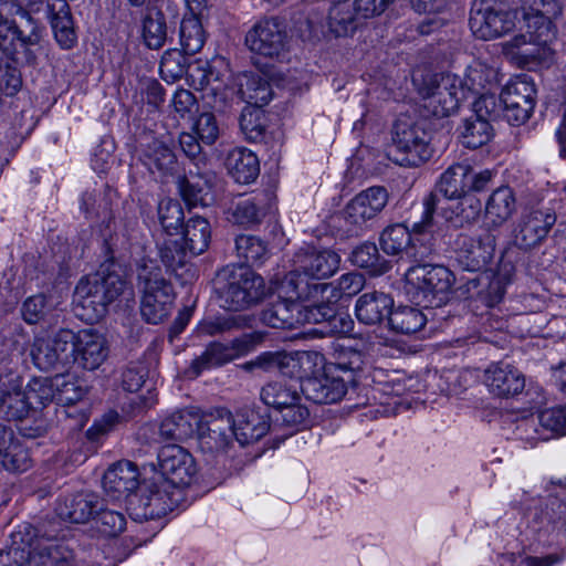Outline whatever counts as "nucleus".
Returning <instances> with one entry per match:
<instances>
[{"instance_id": "1", "label": "nucleus", "mask_w": 566, "mask_h": 566, "mask_svg": "<svg viewBox=\"0 0 566 566\" xmlns=\"http://www.w3.org/2000/svg\"><path fill=\"white\" fill-rule=\"evenodd\" d=\"M133 291L114 262L103 263L96 273L82 277L73 295L75 315L90 324L102 319L111 304L129 300Z\"/></svg>"}, {"instance_id": "2", "label": "nucleus", "mask_w": 566, "mask_h": 566, "mask_svg": "<svg viewBox=\"0 0 566 566\" xmlns=\"http://www.w3.org/2000/svg\"><path fill=\"white\" fill-rule=\"evenodd\" d=\"M325 285H310L300 274H286L281 281L279 298L269 304L261 321L269 327L293 329L300 326L298 300H317Z\"/></svg>"}, {"instance_id": "3", "label": "nucleus", "mask_w": 566, "mask_h": 566, "mask_svg": "<svg viewBox=\"0 0 566 566\" xmlns=\"http://www.w3.org/2000/svg\"><path fill=\"white\" fill-rule=\"evenodd\" d=\"M216 284L221 306L228 311L248 310L265 296L263 277L249 266H226L218 273Z\"/></svg>"}, {"instance_id": "4", "label": "nucleus", "mask_w": 566, "mask_h": 566, "mask_svg": "<svg viewBox=\"0 0 566 566\" xmlns=\"http://www.w3.org/2000/svg\"><path fill=\"white\" fill-rule=\"evenodd\" d=\"M138 289L142 293L140 313L146 322H163L172 308L174 292L170 282L155 261L144 262L138 268Z\"/></svg>"}, {"instance_id": "5", "label": "nucleus", "mask_w": 566, "mask_h": 566, "mask_svg": "<svg viewBox=\"0 0 566 566\" xmlns=\"http://www.w3.org/2000/svg\"><path fill=\"white\" fill-rule=\"evenodd\" d=\"M416 263L406 273V280L413 289L409 291L413 301L424 307L443 305L454 283L453 273L442 265Z\"/></svg>"}, {"instance_id": "6", "label": "nucleus", "mask_w": 566, "mask_h": 566, "mask_svg": "<svg viewBox=\"0 0 566 566\" xmlns=\"http://www.w3.org/2000/svg\"><path fill=\"white\" fill-rule=\"evenodd\" d=\"M182 497V491L165 479L148 481L129 499L130 517L137 522L160 518L177 507Z\"/></svg>"}, {"instance_id": "7", "label": "nucleus", "mask_w": 566, "mask_h": 566, "mask_svg": "<svg viewBox=\"0 0 566 566\" xmlns=\"http://www.w3.org/2000/svg\"><path fill=\"white\" fill-rule=\"evenodd\" d=\"M421 219L413 223L416 232H430L434 213L457 226L474 222L481 212V201L470 193L451 201H442L437 193L430 192L423 198Z\"/></svg>"}, {"instance_id": "8", "label": "nucleus", "mask_w": 566, "mask_h": 566, "mask_svg": "<svg viewBox=\"0 0 566 566\" xmlns=\"http://www.w3.org/2000/svg\"><path fill=\"white\" fill-rule=\"evenodd\" d=\"M430 135L420 123L399 119L394 126L390 158L399 166L418 167L430 159Z\"/></svg>"}, {"instance_id": "9", "label": "nucleus", "mask_w": 566, "mask_h": 566, "mask_svg": "<svg viewBox=\"0 0 566 566\" xmlns=\"http://www.w3.org/2000/svg\"><path fill=\"white\" fill-rule=\"evenodd\" d=\"M419 94L423 108L436 117L451 115L465 101L460 76L455 74H433L424 77L419 86Z\"/></svg>"}, {"instance_id": "10", "label": "nucleus", "mask_w": 566, "mask_h": 566, "mask_svg": "<svg viewBox=\"0 0 566 566\" xmlns=\"http://www.w3.org/2000/svg\"><path fill=\"white\" fill-rule=\"evenodd\" d=\"M8 388L10 395L2 413L9 420L22 419L31 409H40L54 401L53 377L33 378L22 389V379L18 376L10 379Z\"/></svg>"}, {"instance_id": "11", "label": "nucleus", "mask_w": 566, "mask_h": 566, "mask_svg": "<svg viewBox=\"0 0 566 566\" xmlns=\"http://www.w3.org/2000/svg\"><path fill=\"white\" fill-rule=\"evenodd\" d=\"M322 359L317 352L303 350L287 354L284 352H264L247 361L242 368L247 371H280L291 378H304L311 373V366Z\"/></svg>"}, {"instance_id": "12", "label": "nucleus", "mask_w": 566, "mask_h": 566, "mask_svg": "<svg viewBox=\"0 0 566 566\" xmlns=\"http://www.w3.org/2000/svg\"><path fill=\"white\" fill-rule=\"evenodd\" d=\"M552 41H544L539 30L526 28V34L515 35L503 43L504 55L520 67L534 70L551 62Z\"/></svg>"}, {"instance_id": "13", "label": "nucleus", "mask_w": 566, "mask_h": 566, "mask_svg": "<svg viewBox=\"0 0 566 566\" xmlns=\"http://www.w3.org/2000/svg\"><path fill=\"white\" fill-rule=\"evenodd\" d=\"M469 24L476 38L491 40L514 29L515 14L495 8L493 0H475L471 8Z\"/></svg>"}, {"instance_id": "14", "label": "nucleus", "mask_w": 566, "mask_h": 566, "mask_svg": "<svg viewBox=\"0 0 566 566\" xmlns=\"http://www.w3.org/2000/svg\"><path fill=\"white\" fill-rule=\"evenodd\" d=\"M504 116L512 125L525 123L532 115L536 103L535 83L528 75L512 78L501 93Z\"/></svg>"}, {"instance_id": "15", "label": "nucleus", "mask_w": 566, "mask_h": 566, "mask_svg": "<svg viewBox=\"0 0 566 566\" xmlns=\"http://www.w3.org/2000/svg\"><path fill=\"white\" fill-rule=\"evenodd\" d=\"M324 356L311 366V373L302 380L301 389L306 399L315 403H334L339 401L347 391V380L327 366L324 373L316 376L315 373L323 367Z\"/></svg>"}, {"instance_id": "16", "label": "nucleus", "mask_w": 566, "mask_h": 566, "mask_svg": "<svg viewBox=\"0 0 566 566\" xmlns=\"http://www.w3.org/2000/svg\"><path fill=\"white\" fill-rule=\"evenodd\" d=\"M296 258L297 268L289 274L302 275L310 285H325L319 296L328 292L332 284L317 281L331 277L338 270L340 256L329 249H310L300 252Z\"/></svg>"}, {"instance_id": "17", "label": "nucleus", "mask_w": 566, "mask_h": 566, "mask_svg": "<svg viewBox=\"0 0 566 566\" xmlns=\"http://www.w3.org/2000/svg\"><path fill=\"white\" fill-rule=\"evenodd\" d=\"M426 232L411 231L403 224L397 223L387 227L380 234L381 250L388 255L405 253L415 262H423L431 253L432 247L420 242L418 235Z\"/></svg>"}, {"instance_id": "18", "label": "nucleus", "mask_w": 566, "mask_h": 566, "mask_svg": "<svg viewBox=\"0 0 566 566\" xmlns=\"http://www.w3.org/2000/svg\"><path fill=\"white\" fill-rule=\"evenodd\" d=\"M158 463L159 479H165L180 491L191 483L197 473L195 459L178 444L164 446L158 453Z\"/></svg>"}, {"instance_id": "19", "label": "nucleus", "mask_w": 566, "mask_h": 566, "mask_svg": "<svg viewBox=\"0 0 566 566\" xmlns=\"http://www.w3.org/2000/svg\"><path fill=\"white\" fill-rule=\"evenodd\" d=\"M496 239L490 231L476 237L460 235L457 240V260L467 271L485 270L495 254Z\"/></svg>"}, {"instance_id": "20", "label": "nucleus", "mask_w": 566, "mask_h": 566, "mask_svg": "<svg viewBox=\"0 0 566 566\" xmlns=\"http://www.w3.org/2000/svg\"><path fill=\"white\" fill-rule=\"evenodd\" d=\"M245 43L255 54L279 57L285 51L287 34L276 19H263L247 33Z\"/></svg>"}, {"instance_id": "21", "label": "nucleus", "mask_w": 566, "mask_h": 566, "mask_svg": "<svg viewBox=\"0 0 566 566\" xmlns=\"http://www.w3.org/2000/svg\"><path fill=\"white\" fill-rule=\"evenodd\" d=\"M17 14L20 22L14 20L0 21V35L4 33V38L10 36L12 41H18L24 51L28 63L34 64L43 30L27 10L20 8Z\"/></svg>"}, {"instance_id": "22", "label": "nucleus", "mask_w": 566, "mask_h": 566, "mask_svg": "<svg viewBox=\"0 0 566 566\" xmlns=\"http://www.w3.org/2000/svg\"><path fill=\"white\" fill-rule=\"evenodd\" d=\"M388 199V191L384 187L374 186L363 190L346 205L345 219L348 223L360 228L385 209Z\"/></svg>"}, {"instance_id": "23", "label": "nucleus", "mask_w": 566, "mask_h": 566, "mask_svg": "<svg viewBox=\"0 0 566 566\" xmlns=\"http://www.w3.org/2000/svg\"><path fill=\"white\" fill-rule=\"evenodd\" d=\"M522 12L525 28L539 30L544 41L555 39V25L553 20L563 12L559 0H522Z\"/></svg>"}, {"instance_id": "24", "label": "nucleus", "mask_w": 566, "mask_h": 566, "mask_svg": "<svg viewBox=\"0 0 566 566\" xmlns=\"http://www.w3.org/2000/svg\"><path fill=\"white\" fill-rule=\"evenodd\" d=\"M556 222L551 209L535 210L523 216L515 229L514 243L523 250L538 245Z\"/></svg>"}, {"instance_id": "25", "label": "nucleus", "mask_w": 566, "mask_h": 566, "mask_svg": "<svg viewBox=\"0 0 566 566\" xmlns=\"http://www.w3.org/2000/svg\"><path fill=\"white\" fill-rule=\"evenodd\" d=\"M252 337L244 335L235 338L231 346L221 343H211L206 350L191 364V374L199 376L203 370L221 366L233 360L238 355L251 349Z\"/></svg>"}, {"instance_id": "26", "label": "nucleus", "mask_w": 566, "mask_h": 566, "mask_svg": "<svg viewBox=\"0 0 566 566\" xmlns=\"http://www.w3.org/2000/svg\"><path fill=\"white\" fill-rule=\"evenodd\" d=\"M232 426L231 413L228 411L205 422L198 419L196 432L201 449L208 452L224 451L233 440Z\"/></svg>"}, {"instance_id": "27", "label": "nucleus", "mask_w": 566, "mask_h": 566, "mask_svg": "<svg viewBox=\"0 0 566 566\" xmlns=\"http://www.w3.org/2000/svg\"><path fill=\"white\" fill-rule=\"evenodd\" d=\"M108 356V345L103 334L93 328L77 332V344L74 347V360L87 370L97 369Z\"/></svg>"}, {"instance_id": "28", "label": "nucleus", "mask_w": 566, "mask_h": 566, "mask_svg": "<svg viewBox=\"0 0 566 566\" xmlns=\"http://www.w3.org/2000/svg\"><path fill=\"white\" fill-rule=\"evenodd\" d=\"M484 382L491 394L507 398L522 392L525 377L513 365L501 361L489 366L484 374Z\"/></svg>"}, {"instance_id": "29", "label": "nucleus", "mask_w": 566, "mask_h": 566, "mask_svg": "<svg viewBox=\"0 0 566 566\" xmlns=\"http://www.w3.org/2000/svg\"><path fill=\"white\" fill-rule=\"evenodd\" d=\"M101 499L91 492H80L60 500L55 511L60 518L70 523L84 524L95 517Z\"/></svg>"}, {"instance_id": "30", "label": "nucleus", "mask_w": 566, "mask_h": 566, "mask_svg": "<svg viewBox=\"0 0 566 566\" xmlns=\"http://www.w3.org/2000/svg\"><path fill=\"white\" fill-rule=\"evenodd\" d=\"M138 469L129 461H119L104 473L103 489L115 500L127 496L138 486Z\"/></svg>"}, {"instance_id": "31", "label": "nucleus", "mask_w": 566, "mask_h": 566, "mask_svg": "<svg viewBox=\"0 0 566 566\" xmlns=\"http://www.w3.org/2000/svg\"><path fill=\"white\" fill-rule=\"evenodd\" d=\"M0 463L9 472L21 473L32 465L28 448L15 438L12 429L0 424Z\"/></svg>"}, {"instance_id": "32", "label": "nucleus", "mask_w": 566, "mask_h": 566, "mask_svg": "<svg viewBox=\"0 0 566 566\" xmlns=\"http://www.w3.org/2000/svg\"><path fill=\"white\" fill-rule=\"evenodd\" d=\"M394 300L384 292H367L358 297L355 305L357 319L366 325H377L388 319Z\"/></svg>"}, {"instance_id": "33", "label": "nucleus", "mask_w": 566, "mask_h": 566, "mask_svg": "<svg viewBox=\"0 0 566 566\" xmlns=\"http://www.w3.org/2000/svg\"><path fill=\"white\" fill-rule=\"evenodd\" d=\"M233 438L241 444H250L258 441L269 431L266 419L253 409H242L231 415Z\"/></svg>"}, {"instance_id": "34", "label": "nucleus", "mask_w": 566, "mask_h": 566, "mask_svg": "<svg viewBox=\"0 0 566 566\" xmlns=\"http://www.w3.org/2000/svg\"><path fill=\"white\" fill-rule=\"evenodd\" d=\"M35 530L30 524L19 526L10 536V544L0 551V566H29Z\"/></svg>"}, {"instance_id": "35", "label": "nucleus", "mask_w": 566, "mask_h": 566, "mask_svg": "<svg viewBox=\"0 0 566 566\" xmlns=\"http://www.w3.org/2000/svg\"><path fill=\"white\" fill-rule=\"evenodd\" d=\"M516 211V199L510 187L495 189L485 202V224L488 228H499Z\"/></svg>"}, {"instance_id": "36", "label": "nucleus", "mask_w": 566, "mask_h": 566, "mask_svg": "<svg viewBox=\"0 0 566 566\" xmlns=\"http://www.w3.org/2000/svg\"><path fill=\"white\" fill-rule=\"evenodd\" d=\"M49 11L56 42L64 50L73 48L77 38L69 3L65 0H52L49 3Z\"/></svg>"}, {"instance_id": "37", "label": "nucleus", "mask_w": 566, "mask_h": 566, "mask_svg": "<svg viewBox=\"0 0 566 566\" xmlns=\"http://www.w3.org/2000/svg\"><path fill=\"white\" fill-rule=\"evenodd\" d=\"M237 95L247 107H263L272 98V91L268 81L260 75L243 73L235 77Z\"/></svg>"}, {"instance_id": "38", "label": "nucleus", "mask_w": 566, "mask_h": 566, "mask_svg": "<svg viewBox=\"0 0 566 566\" xmlns=\"http://www.w3.org/2000/svg\"><path fill=\"white\" fill-rule=\"evenodd\" d=\"M226 167L232 178L242 185L254 181L260 172L258 157L244 147H237L229 151Z\"/></svg>"}, {"instance_id": "39", "label": "nucleus", "mask_w": 566, "mask_h": 566, "mask_svg": "<svg viewBox=\"0 0 566 566\" xmlns=\"http://www.w3.org/2000/svg\"><path fill=\"white\" fill-rule=\"evenodd\" d=\"M469 172L471 166L465 163H457L449 166L441 175L437 189L444 197L442 201L459 199L469 193Z\"/></svg>"}, {"instance_id": "40", "label": "nucleus", "mask_w": 566, "mask_h": 566, "mask_svg": "<svg viewBox=\"0 0 566 566\" xmlns=\"http://www.w3.org/2000/svg\"><path fill=\"white\" fill-rule=\"evenodd\" d=\"M143 163L151 174L171 176L177 171L178 163L174 150L161 140L150 142L143 153Z\"/></svg>"}, {"instance_id": "41", "label": "nucleus", "mask_w": 566, "mask_h": 566, "mask_svg": "<svg viewBox=\"0 0 566 566\" xmlns=\"http://www.w3.org/2000/svg\"><path fill=\"white\" fill-rule=\"evenodd\" d=\"M187 80L190 86L198 91H205L206 94L214 96V105L226 99V94H219L221 84L217 76H214L207 61L197 60L189 63L186 71Z\"/></svg>"}, {"instance_id": "42", "label": "nucleus", "mask_w": 566, "mask_h": 566, "mask_svg": "<svg viewBox=\"0 0 566 566\" xmlns=\"http://www.w3.org/2000/svg\"><path fill=\"white\" fill-rule=\"evenodd\" d=\"M495 80L496 72L493 67L481 61H474L467 67L464 75L460 76L464 98L475 97L486 92Z\"/></svg>"}, {"instance_id": "43", "label": "nucleus", "mask_w": 566, "mask_h": 566, "mask_svg": "<svg viewBox=\"0 0 566 566\" xmlns=\"http://www.w3.org/2000/svg\"><path fill=\"white\" fill-rule=\"evenodd\" d=\"M328 28L336 36H346L353 33L360 19L355 11V2L350 0H339L334 2L328 10Z\"/></svg>"}, {"instance_id": "44", "label": "nucleus", "mask_w": 566, "mask_h": 566, "mask_svg": "<svg viewBox=\"0 0 566 566\" xmlns=\"http://www.w3.org/2000/svg\"><path fill=\"white\" fill-rule=\"evenodd\" d=\"M211 228L206 218L195 216L185 224L182 231V245L190 256L203 253L210 243Z\"/></svg>"}, {"instance_id": "45", "label": "nucleus", "mask_w": 566, "mask_h": 566, "mask_svg": "<svg viewBox=\"0 0 566 566\" xmlns=\"http://www.w3.org/2000/svg\"><path fill=\"white\" fill-rule=\"evenodd\" d=\"M198 416L182 410L166 417L160 426L159 433L165 439L186 440L196 433Z\"/></svg>"}, {"instance_id": "46", "label": "nucleus", "mask_w": 566, "mask_h": 566, "mask_svg": "<svg viewBox=\"0 0 566 566\" xmlns=\"http://www.w3.org/2000/svg\"><path fill=\"white\" fill-rule=\"evenodd\" d=\"M266 213L263 196L240 198L228 210V219L234 223L249 226L258 223Z\"/></svg>"}, {"instance_id": "47", "label": "nucleus", "mask_w": 566, "mask_h": 566, "mask_svg": "<svg viewBox=\"0 0 566 566\" xmlns=\"http://www.w3.org/2000/svg\"><path fill=\"white\" fill-rule=\"evenodd\" d=\"M325 294L317 300H298V312L301 316L300 326L304 324H319L325 321L337 319L334 302Z\"/></svg>"}, {"instance_id": "48", "label": "nucleus", "mask_w": 566, "mask_h": 566, "mask_svg": "<svg viewBox=\"0 0 566 566\" xmlns=\"http://www.w3.org/2000/svg\"><path fill=\"white\" fill-rule=\"evenodd\" d=\"M210 187V179L201 172L190 171L189 176L179 180L180 195L190 208L208 205Z\"/></svg>"}, {"instance_id": "49", "label": "nucleus", "mask_w": 566, "mask_h": 566, "mask_svg": "<svg viewBox=\"0 0 566 566\" xmlns=\"http://www.w3.org/2000/svg\"><path fill=\"white\" fill-rule=\"evenodd\" d=\"M168 34L165 15L157 9H148L143 18L142 36L145 44L153 50L160 49Z\"/></svg>"}, {"instance_id": "50", "label": "nucleus", "mask_w": 566, "mask_h": 566, "mask_svg": "<svg viewBox=\"0 0 566 566\" xmlns=\"http://www.w3.org/2000/svg\"><path fill=\"white\" fill-rule=\"evenodd\" d=\"M426 316L415 307L399 306L391 310L388 317V324L392 331L401 334H412L420 331L426 325Z\"/></svg>"}, {"instance_id": "51", "label": "nucleus", "mask_w": 566, "mask_h": 566, "mask_svg": "<svg viewBox=\"0 0 566 566\" xmlns=\"http://www.w3.org/2000/svg\"><path fill=\"white\" fill-rule=\"evenodd\" d=\"M54 401L60 405H73L86 395V386L73 375L53 377Z\"/></svg>"}, {"instance_id": "52", "label": "nucleus", "mask_w": 566, "mask_h": 566, "mask_svg": "<svg viewBox=\"0 0 566 566\" xmlns=\"http://www.w3.org/2000/svg\"><path fill=\"white\" fill-rule=\"evenodd\" d=\"M493 136V129L486 118L471 116L463 123L461 143L467 148L475 149L488 144Z\"/></svg>"}, {"instance_id": "53", "label": "nucleus", "mask_w": 566, "mask_h": 566, "mask_svg": "<svg viewBox=\"0 0 566 566\" xmlns=\"http://www.w3.org/2000/svg\"><path fill=\"white\" fill-rule=\"evenodd\" d=\"M300 392L283 381H271L260 391L261 400L269 407L280 411L289 403L295 401Z\"/></svg>"}, {"instance_id": "54", "label": "nucleus", "mask_w": 566, "mask_h": 566, "mask_svg": "<svg viewBox=\"0 0 566 566\" xmlns=\"http://www.w3.org/2000/svg\"><path fill=\"white\" fill-rule=\"evenodd\" d=\"M537 418L542 440L566 436V405L544 409Z\"/></svg>"}, {"instance_id": "55", "label": "nucleus", "mask_w": 566, "mask_h": 566, "mask_svg": "<svg viewBox=\"0 0 566 566\" xmlns=\"http://www.w3.org/2000/svg\"><path fill=\"white\" fill-rule=\"evenodd\" d=\"M206 42L202 24L198 18H184L180 24V44L184 53H198Z\"/></svg>"}, {"instance_id": "56", "label": "nucleus", "mask_w": 566, "mask_h": 566, "mask_svg": "<svg viewBox=\"0 0 566 566\" xmlns=\"http://www.w3.org/2000/svg\"><path fill=\"white\" fill-rule=\"evenodd\" d=\"M352 262L363 269H367L374 274H382L389 269L386 260L381 259L375 243L365 242L357 247L350 256Z\"/></svg>"}, {"instance_id": "57", "label": "nucleus", "mask_w": 566, "mask_h": 566, "mask_svg": "<svg viewBox=\"0 0 566 566\" xmlns=\"http://www.w3.org/2000/svg\"><path fill=\"white\" fill-rule=\"evenodd\" d=\"M240 128L250 142L263 139L266 117L262 107H244L240 117Z\"/></svg>"}, {"instance_id": "58", "label": "nucleus", "mask_w": 566, "mask_h": 566, "mask_svg": "<svg viewBox=\"0 0 566 566\" xmlns=\"http://www.w3.org/2000/svg\"><path fill=\"white\" fill-rule=\"evenodd\" d=\"M235 250L238 256L251 265L262 263L268 253L265 243L260 238L250 234L237 237Z\"/></svg>"}, {"instance_id": "59", "label": "nucleus", "mask_w": 566, "mask_h": 566, "mask_svg": "<svg viewBox=\"0 0 566 566\" xmlns=\"http://www.w3.org/2000/svg\"><path fill=\"white\" fill-rule=\"evenodd\" d=\"M97 531L105 536H117L126 526L125 515L118 511L104 509L102 503L94 517Z\"/></svg>"}, {"instance_id": "60", "label": "nucleus", "mask_w": 566, "mask_h": 566, "mask_svg": "<svg viewBox=\"0 0 566 566\" xmlns=\"http://www.w3.org/2000/svg\"><path fill=\"white\" fill-rule=\"evenodd\" d=\"M187 60L181 51L174 49L164 53L159 71L166 82H175L184 76L187 71Z\"/></svg>"}, {"instance_id": "61", "label": "nucleus", "mask_w": 566, "mask_h": 566, "mask_svg": "<svg viewBox=\"0 0 566 566\" xmlns=\"http://www.w3.org/2000/svg\"><path fill=\"white\" fill-rule=\"evenodd\" d=\"M34 365L41 370H50L60 364L59 355L50 337H36L31 347Z\"/></svg>"}, {"instance_id": "62", "label": "nucleus", "mask_w": 566, "mask_h": 566, "mask_svg": "<svg viewBox=\"0 0 566 566\" xmlns=\"http://www.w3.org/2000/svg\"><path fill=\"white\" fill-rule=\"evenodd\" d=\"M364 365V355L356 349L352 348H343L336 355V359L334 363L328 365L329 370L338 373L347 374V382L354 380V373L358 371L363 368Z\"/></svg>"}, {"instance_id": "63", "label": "nucleus", "mask_w": 566, "mask_h": 566, "mask_svg": "<svg viewBox=\"0 0 566 566\" xmlns=\"http://www.w3.org/2000/svg\"><path fill=\"white\" fill-rule=\"evenodd\" d=\"M302 396L298 395L292 403L281 409L279 412L277 421H281L282 426L291 428L293 430H300L307 424L310 418V410L302 402Z\"/></svg>"}, {"instance_id": "64", "label": "nucleus", "mask_w": 566, "mask_h": 566, "mask_svg": "<svg viewBox=\"0 0 566 566\" xmlns=\"http://www.w3.org/2000/svg\"><path fill=\"white\" fill-rule=\"evenodd\" d=\"M158 218L167 233H176L184 220V211L180 203L172 199L160 200L158 205Z\"/></svg>"}]
</instances>
